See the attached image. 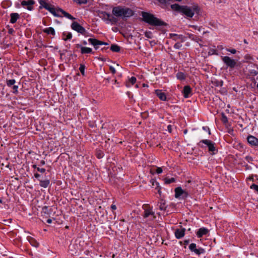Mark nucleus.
<instances>
[{
    "mask_svg": "<svg viewBox=\"0 0 258 258\" xmlns=\"http://www.w3.org/2000/svg\"><path fill=\"white\" fill-rule=\"evenodd\" d=\"M71 27L72 29L77 32L82 34H84L86 32V30L85 28L80 25L78 22H74L71 25Z\"/></svg>",
    "mask_w": 258,
    "mask_h": 258,
    "instance_id": "6e6552de",
    "label": "nucleus"
},
{
    "mask_svg": "<svg viewBox=\"0 0 258 258\" xmlns=\"http://www.w3.org/2000/svg\"><path fill=\"white\" fill-rule=\"evenodd\" d=\"M167 128H168V131L169 132H171V131H172V126L171 125H168L167 126Z\"/></svg>",
    "mask_w": 258,
    "mask_h": 258,
    "instance_id": "de8ad7c7",
    "label": "nucleus"
},
{
    "mask_svg": "<svg viewBox=\"0 0 258 258\" xmlns=\"http://www.w3.org/2000/svg\"><path fill=\"white\" fill-rule=\"evenodd\" d=\"M183 133L184 134H186L187 133V130H184Z\"/></svg>",
    "mask_w": 258,
    "mask_h": 258,
    "instance_id": "6e6d98bb",
    "label": "nucleus"
},
{
    "mask_svg": "<svg viewBox=\"0 0 258 258\" xmlns=\"http://www.w3.org/2000/svg\"><path fill=\"white\" fill-rule=\"evenodd\" d=\"M46 222L47 223L50 224L52 222V220L51 219H48L47 220Z\"/></svg>",
    "mask_w": 258,
    "mask_h": 258,
    "instance_id": "3c124183",
    "label": "nucleus"
},
{
    "mask_svg": "<svg viewBox=\"0 0 258 258\" xmlns=\"http://www.w3.org/2000/svg\"><path fill=\"white\" fill-rule=\"evenodd\" d=\"M189 26L195 30H197L199 31H201L202 29V27H198V26L196 25H190Z\"/></svg>",
    "mask_w": 258,
    "mask_h": 258,
    "instance_id": "f704fd0d",
    "label": "nucleus"
},
{
    "mask_svg": "<svg viewBox=\"0 0 258 258\" xmlns=\"http://www.w3.org/2000/svg\"><path fill=\"white\" fill-rule=\"evenodd\" d=\"M83 43L84 44V45H86L87 44V42L86 41H84Z\"/></svg>",
    "mask_w": 258,
    "mask_h": 258,
    "instance_id": "680f3d73",
    "label": "nucleus"
},
{
    "mask_svg": "<svg viewBox=\"0 0 258 258\" xmlns=\"http://www.w3.org/2000/svg\"><path fill=\"white\" fill-rule=\"evenodd\" d=\"M102 156L101 154H98V158H102Z\"/></svg>",
    "mask_w": 258,
    "mask_h": 258,
    "instance_id": "864d4df0",
    "label": "nucleus"
},
{
    "mask_svg": "<svg viewBox=\"0 0 258 258\" xmlns=\"http://www.w3.org/2000/svg\"><path fill=\"white\" fill-rule=\"evenodd\" d=\"M208 133H209V135H210V134H211V132H210V129H209V128H208Z\"/></svg>",
    "mask_w": 258,
    "mask_h": 258,
    "instance_id": "052dcab7",
    "label": "nucleus"
},
{
    "mask_svg": "<svg viewBox=\"0 0 258 258\" xmlns=\"http://www.w3.org/2000/svg\"><path fill=\"white\" fill-rule=\"evenodd\" d=\"M63 36L64 37L65 36H66V37H63L62 39L64 40V41H67V40H69V39H70L72 38V35L71 33L70 32H63Z\"/></svg>",
    "mask_w": 258,
    "mask_h": 258,
    "instance_id": "bb28decb",
    "label": "nucleus"
},
{
    "mask_svg": "<svg viewBox=\"0 0 258 258\" xmlns=\"http://www.w3.org/2000/svg\"><path fill=\"white\" fill-rule=\"evenodd\" d=\"M171 8L173 10L181 13L189 18H192L195 13L198 10V7L196 6L192 7L180 6L178 4H173L171 6Z\"/></svg>",
    "mask_w": 258,
    "mask_h": 258,
    "instance_id": "f257e3e1",
    "label": "nucleus"
},
{
    "mask_svg": "<svg viewBox=\"0 0 258 258\" xmlns=\"http://www.w3.org/2000/svg\"><path fill=\"white\" fill-rule=\"evenodd\" d=\"M155 183L157 185L156 188H158V192L160 195L161 193V187H160L158 185V182H156Z\"/></svg>",
    "mask_w": 258,
    "mask_h": 258,
    "instance_id": "a18cd8bd",
    "label": "nucleus"
},
{
    "mask_svg": "<svg viewBox=\"0 0 258 258\" xmlns=\"http://www.w3.org/2000/svg\"><path fill=\"white\" fill-rule=\"evenodd\" d=\"M34 176H35V177L38 178L39 177H40V175L39 174L36 173L34 174Z\"/></svg>",
    "mask_w": 258,
    "mask_h": 258,
    "instance_id": "09e8293b",
    "label": "nucleus"
},
{
    "mask_svg": "<svg viewBox=\"0 0 258 258\" xmlns=\"http://www.w3.org/2000/svg\"><path fill=\"white\" fill-rule=\"evenodd\" d=\"M16 83V80L15 79H11V80H7L6 84L8 87H11L12 86H14Z\"/></svg>",
    "mask_w": 258,
    "mask_h": 258,
    "instance_id": "c85d7f7f",
    "label": "nucleus"
},
{
    "mask_svg": "<svg viewBox=\"0 0 258 258\" xmlns=\"http://www.w3.org/2000/svg\"><path fill=\"white\" fill-rule=\"evenodd\" d=\"M227 50L232 54H235L236 52V50L234 48L227 49Z\"/></svg>",
    "mask_w": 258,
    "mask_h": 258,
    "instance_id": "a19ab883",
    "label": "nucleus"
},
{
    "mask_svg": "<svg viewBox=\"0 0 258 258\" xmlns=\"http://www.w3.org/2000/svg\"><path fill=\"white\" fill-rule=\"evenodd\" d=\"M10 16V23L12 24L15 23L17 20L20 18V15L16 13L11 14Z\"/></svg>",
    "mask_w": 258,
    "mask_h": 258,
    "instance_id": "a211bd4d",
    "label": "nucleus"
},
{
    "mask_svg": "<svg viewBox=\"0 0 258 258\" xmlns=\"http://www.w3.org/2000/svg\"><path fill=\"white\" fill-rule=\"evenodd\" d=\"M209 230L204 227L200 228L197 232V235L199 238L202 237L203 235L207 234Z\"/></svg>",
    "mask_w": 258,
    "mask_h": 258,
    "instance_id": "2eb2a0df",
    "label": "nucleus"
},
{
    "mask_svg": "<svg viewBox=\"0 0 258 258\" xmlns=\"http://www.w3.org/2000/svg\"><path fill=\"white\" fill-rule=\"evenodd\" d=\"M85 66L84 64H81L80 66L79 70L83 76L85 75Z\"/></svg>",
    "mask_w": 258,
    "mask_h": 258,
    "instance_id": "2f4dec72",
    "label": "nucleus"
},
{
    "mask_svg": "<svg viewBox=\"0 0 258 258\" xmlns=\"http://www.w3.org/2000/svg\"><path fill=\"white\" fill-rule=\"evenodd\" d=\"M77 46L78 47H81V52L82 54L85 53H90L92 52V49L87 47L81 46L80 45L78 44Z\"/></svg>",
    "mask_w": 258,
    "mask_h": 258,
    "instance_id": "412c9836",
    "label": "nucleus"
},
{
    "mask_svg": "<svg viewBox=\"0 0 258 258\" xmlns=\"http://www.w3.org/2000/svg\"><path fill=\"white\" fill-rule=\"evenodd\" d=\"M43 32L48 34H51L52 35L55 34V31H54V29L52 27H49V28H45V29L43 30Z\"/></svg>",
    "mask_w": 258,
    "mask_h": 258,
    "instance_id": "393cba45",
    "label": "nucleus"
},
{
    "mask_svg": "<svg viewBox=\"0 0 258 258\" xmlns=\"http://www.w3.org/2000/svg\"><path fill=\"white\" fill-rule=\"evenodd\" d=\"M109 70L112 74H115L116 73V69L114 67L110 66Z\"/></svg>",
    "mask_w": 258,
    "mask_h": 258,
    "instance_id": "ea45409f",
    "label": "nucleus"
},
{
    "mask_svg": "<svg viewBox=\"0 0 258 258\" xmlns=\"http://www.w3.org/2000/svg\"><path fill=\"white\" fill-rule=\"evenodd\" d=\"M37 170L41 173H44L45 171V169L44 168H40L39 167L37 168Z\"/></svg>",
    "mask_w": 258,
    "mask_h": 258,
    "instance_id": "49530a36",
    "label": "nucleus"
},
{
    "mask_svg": "<svg viewBox=\"0 0 258 258\" xmlns=\"http://www.w3.org/2000/svg\"><path fill=\"white\" fill-rule=\"evenodd\" d=\"M170 37L174 41H176L177 40H181V41H183V36L182 35H178L174 33L170 34Z\"/></svg>",
    "mask_w": 258,
    "mask_h": 258,
    "instance_id": "aec40b11",
    "label": "nucleus"
},
{
    "mask_svg": "<svg viewBox=\"0 0 258 258\" xmlns=\"http://www.w3.org/2000/svg\"><path fill=\"white\" fill-rule=\"evenodd\" d=\"M189 240H185L184 241L185 244H187L189 243Z\"/></svg>",
    "mask_w": 258,
    "mask_h": 258,
    "instance_id": "603ef678",
    "label": "nucleus"
},
{
    "mask_svg": "<svg viewBox=\"0 0 258 258\" xmlns=\"http://www.w3.org/2000/svg\"><path fill=\"white\" fill-rule=\"evenodd\" d=\"M181 46H182V44H181V43L177 42L174 44V47L175 49H179L181 48Z\"/></svg>",
    "mask_w": 258,
    "mask_h": 258,
    "instance_id": "c9c22d12",
    "label": "nucleus"
},
{
    "mask_svg": "<svg viewBox=\"0 0 258 258\" xmlns=\"http://www.w3.org/2000/svg\"><path fill=\"white\" fill-rule=\"evenodd\" d=\"M111 208L112 209V210H116V207L115 205H111Z\"/></svg>",
    "mask_w": 258,
    "mask_h": 258,
    "instance_id": "8fccbe9b",
    "label": "nucleus"
},
{
    "mask_svg": "<svg viewBox=\"0 0 258 258\" xmlns=\"http://www.w3.org/2000/svg\"><path fill=\"white\" fill-rule=\"evenodd\" d=\"M159 209L161 211H165L166 209L167 206L164 200H161L158 203Z\"/></svg>",
    "mask_w": 258,
    "mask_h": 258,
    "instance_id": "5701e85b",
    "label": "nucleus"
},
{
    "mask_svg": "<svg viewBox=\"0 0 258 258\" xmlns=\"http://www.w3.org/2000/svg\"><path fill=\"white\" fill-rule=\"evenodd\" d=\"M188 195V194L187 192L184 190H183L182 194L181 197H182V198L183 199H184V198H186V197H187Z\"/></svg>",
    "mask_w": 258,
    "mask_h": 258,
    "instance_id": "e433bc0d",
    "label": "nucleus"
},
{
    "mask_svg": "<svg viewBox=\"0 0 258 258\" xmlns=\"http://www.w3.org/2000/svg\"><path fill=\"white\" fill-rule=\"evenodd\" d=\"M244 42L245 43H247V42H246V40H244Z\"/></svg>",
    "mask_w": 258,
    "mask_h": 258,
    "instance_id": "69168bd1",
    "label": "nucleus"
},
{
    "mask_svg": "<svg viewBox=\"0 0 258 258\" xmlns=\"http://www.w3.org/2000/svg\"><path fill=\"white\" fill-rule=\"evenodd\" d=\"M162 169L161 167H158L156 169V172L158 174L161 173L162 172Z\"/></svg>",
    "mask_w": 258,
    "mask_h": 258,
    "instance_id": "37998d69",
    "label": "nucleus"
},
{
    "mask_svg": "<svg viewBox=\"0 0 258 258\" xmlns=\"http://www.w3.org/2000/svg\"><path fill=\"white\" fill-rule=\"evenodd\" d=\"M222 60L227 67L230 68H233L236 64V61L229 56H223L222 57Z\"/></svg>",
    "mask_w": 258,
    "mask_h": 258,
    "instance_id": "423d86ee",
    "label": "nucleus"
},
{
    "mask_svg": "<svg viewBox=\"0 0 258 258\" xmlns=\"http://www.w3.org/2000/svg\"><path fill=\"white\" fill-rule=\"evenodd\" d=\"M13 31V30L12 29L9 30V33H12Z\"/></svg>",
    "mask_w": 258,
    "mask_h": 258,
    "instance_id": "13d9d810",
    "label": "nucleus"
},
{
    "mask_svg": "<svg viewBox=\"0 0 258 258\" xmlns=\"http://www.w3.org/2000/svg\"><path fill=\"white\" fill-rule=\"evenodd\" d=\"M164 181L166 184H170L171 183L174 182L175 181V179L173 177L171 178H165Z\"/></svg>",
    "mask_w": 258,
    "mask_h": 258,
    "instance_id": "7c9ffc66",
    "label": "nucleus"
},
{
    "mask_svg": "<svg viewBox=\"0 0 258 258\" xmlns=\"http://www.w3.org/2000/svg\"><path fill=\"white\" fill-rule=\"evenodd\" d=\"M3 202V201L2 199H0V204L2 203Z\"/></svg>",
    "mask_w": 258,
    "mask_h": 258,
    "instance_id": "0e129e2a",
    "label": "nucleus"
},
{
    "mask_svg": "<svg viewBox=\"0 0 258 258\" xmlns=\"http://www.w3.org/2000/svg\"><path fill=\"white\" fill-rule=\"evenodd\" d=\"M100 17L112 23H115L116 22V18L106 12H101L100 14Z\"/></svg>",
    "mask_w": 258,
    "mask_h": 258,
    "instance_id": "0eeeda50",
    "label": "nucleus"
},
{
    "mask_svg": "<svg viewBox=\"0 0 258 258\" xmlns=\"http://www.w3.org/2000/svg\"><path fill=\"white\" fill-rule=\"evenodd\" d=\"M41 163L42 165H44L45 164V162L44 161H41Z\"/></svg>",
    "mask_w": 258,
    "mask_h": 258,
    "instance_id": "bf43d9fd",
    "label": "nucleus"
},
{
    "mask_svg": "<svg viewBox=\"0 0 258 258\" xmlns=\"http://www.w3.org/2000/svg\"><path fill=\"white\" fill-rule=\"evenodd\" d=\"M208 127H206V126H203V129L205 131H206L207 130V128L208 129Z\"/></svg>",
    "mask_w": 258,
    "mask_h": 258,
    "instance_id": "5fc2aeb1",
    "label": "nucleus"
},
{
    "mask_svg": "<svg viewBox=\"0 0 258 258\" xmlns=\"http://www.w3.org/2000/svg\"><path fill=\"white\" fill-rule=\"evenodd\" d=\"M136 88H138V87H139L138 85H136Z\"/></svg>",
    "mask_w": 258,
    "mask_h": 258,
    "instance_id": "774afa93",
    "label": "nucleus"
},
{
    "mask_svg": "<svg viewBox=\"0 0 258 258\" xmlns=\"http://www.w3.org/2000/svg\"><path fill=\"white\" fill-rule=\"evenodd\" d=\"M143 216L144 218L150 217L151 220H154L156 218L154 212L151 209H145Z\"/></svg>",
    "mask_w": 258,
    "mask_h": 258,
    "instance_id": "9b49d317",
    "label": "nucleus"
},
{
    "mask_svg": "<svg viewBox=\"0 0 258 258\" xmlns=\"http://www.w3.org/2000/svg\"><path fill=\"white\" fill-rule=\"evenodd\" d=\"M250 188L251 189H253L254 190L258 191V185H256L255 184H252L251 186H250Z\"/></svg>",
    "mask_w": 258,
    "mask_h": 258,
    "instance_id": "58836bf2",
    "label": "nucleus"
},
{
    "mask_svg": "<svg viewBox=\"0 0 258 258\" xmlns=\"http://www.w3.org/2000/svg\"><path fill=\"white\" fill-rule=\"evenodd\" d=\"M189 248L191 251H193L198 254H200L204 251V250L202 248H196V244L195 243L190 244L189 246Z\"/></svg>",
    "mask_w": 258,
    "mask_h": 258,
    "instance_id": "ddd939ff",
    "label": "nucleus"
},
{
    "mask_svg": "<svg viewBox=\"0 0 258 258\" xmlns=\"http://www.w3.org/2000/svg\"><path fill=\"white\" fill-rule=\"evenodd\" d=\"M50 183L49 180L46 179L44 180H40V185L41 187L46 188Z\"/></svg>",
    "mask_w": 258,
    "mask_h": 258,
    "instance_id": "b1692460",
    "label": "nucleus"
},
{
    "mask_svg": "<svg viewBox=\"0 0 258 258\" xmlns=\"http://www.w3.org/2000/svg\"><path fill=\"white\" fill-rule=\"evenodd\" d=\"M142 16L144 21L154 26H161L166 24L160 19L156 18L153 14L147 12H142Z\"/></svg>",
    "mask_w": 258,
    "mask_h": 258,
    "instance_id": "f03ea898",
    "label": "nucleus"
},
{
    "mask_svg": "<svg viewBox=\"0 0 258 258\" xmlns=\"http://www.w3.org/2000/svg\"><path fill=\"white\" fill-rule=\"evenodd\" d=\"M145 35L148 38H152L153 37L152 33L150 31L146 32Z\"/></svg>",
    "mask_w": 258,
    "mask_h": 258,
    "instance_id": "72a5a7b5",
    "label": "nucleus"
},
{
    "mask_svg": "<svg viewBox=\"0 0 258 258\" xmlns=\"http://www.w3.org/2000/svg\"><path fill=\"white\" fill-rule=\"evenodd\" d=\"M110 50L113 52H118L120 51V48L117 45L112 44L110 47Z\"/></svg>",
    "mask_w": 258,
    "mask_h": 258,
    "instance_id": "a878e982",
    "label": "nucleus"
},
{
    "mask_svg": "<svg viewBox=\"0 0 258 258\" xmlns=\"http://www.w3.org/2000/svg\"><path fill=\"white\" fill-rule=\"evenodd\" d=\"M136 81L137 79L136 77H132L126 82L125 85L128 88L131 87L132 85H134L136 82Z\"/></svg>",
    "mask_w": 258,
    "mask_h": 258,
    "instance_id": "6ab92c4d",
    "label": "nucleus"
},
{
    "mask_svg": "<svg viewBox=\"0 0 258 258\" xmlns=\"http://www.w3.org/2000/svg\"><path fill=\"white\" fill-rule=\"evenodd\" d=\"M183 189L180 187H176L175 189V197L176 198H180L182 194Z\"/></svg>",
    "mask_w": 258,
    "mask_h": 258,
    "instance_id": "4be33fe9",
    "label": "nucleus"
},
{
    "mask_svg": "<svg viewBox=\"0 0 258 258\" xmlns=\"http://www.w3.org/2000/svg\"><path fill=\"white\" fill-rule=\"evenodd\" d=\"M247 142L251 146H258V139L252 136H248Z\"/></svg>",
    "mask_w": 258,
    "mask_h": 258,
    "instance_id": "f8f14e48",
    "label": "nucleus"
},
{
    "mask_svg": "<svg viewBox=\"0 0 258 258\" xmlns=\"http://www.w3.org/2000/svg\"><path fill=\"white\" fill-rule=\"evenodd\" d=\"M116 66L117 67H119V64H116Z\"/></svg>",
    "mask_w": 258,
    "mask_h": 258,
    "instance_id": "338daca9",
    "label": "nucleus"
},
{
    "mask_svg": "<svg viewBox=\"0 0 258 258\" xmlns=\"http://www.w3.org/2000/svg\"><path fill=\"white\" fill-rule=\"evenodd\" d=\"M191 89L189 86H184L182 91L184 97L185 98H188L191 94Z\"/></svg>",
    "mask_w": 258,
    "mask_h": 258,
    "instance_id": "dca6fc26",
    "label": "nucleus"
},
{
    "mask_svg": "<svg viewBox=\"0 0 258 258\" xmlns=\"http://www.w3.org/2000/svg\"><path fill=\"white\" fill-rule=\"evenodd\" d=\"M133 13V11L128 8L118 6L114 7L112 9L113 15L117 17H130Z\"/></svg>",
    "mask_w": 258,
    "mask_h": 258,
    "instance_id": "7ed1b4c3",
    "label": "nucleus"
},
{
    "mask_svg": "<svg viewBox=\"0 0 258 258\" xmlns=\"http://www.w3.org/2000/svg\"><path fill=\"white\" fill-rule=\"evenodd\" d=\"M13 92L15 94H17L18 92V86L17 85H14L13 86Z\"/></svg>",
    "mask_w": 258,
    "mask_h": 258,
    "instance_id": "4c0bfd02",
    "label": "nucleus"
},
{
    "mask_svg": "<svg viewBox=\"0 0 258 258\" xmlns=\"http://www.w3.org/2000/svg\"><path fill=\"white\" fill-rule=\"evenodd\" d=\"M88 41L94 46L96 49L98 48V45H107L108 44L106 42H104L100 40H98L95 38H89Z\"/></svg>",
    "mask_w": 258,
    "mask_h": 258,
    "instance_id": "9d476101",
    "label": "nucleus"
},
{
    "mask_svg": "<svg viewBox=\"0 0 258 258\" xmlns=\"http://www.w3.org/2000/svg\"><path fill=\"white\" fill-rule=\"evenodd\" d=\"M155 94L159 97V98L162 101L166 100V96L165 94L160 90H156Z\"/></svg>",
    "mask_w": 258,
    "mask_h": 258,
    "instance_id": "f3484780",
    "label": "nucleus"
},
{
    "mask_svg": "<svg viewBox=\"0 0 258 258\" xmlns=\"http://www.w3.org/2000/svg\"><path fill=\"white\" fill-rule=\"evenodd\" d=\"M174 234L176 238L180 239L184 236L185 234V229H177L175 230Z\"/></svg>",
    "mask_w": 258,
    "mask_h": 258,
    "instance_id": "4468645a",
    "label": "nucleus"
},
{
    "mask_svg": "<svg viewBox=\"0 0 258 258\" xmlns=\"http://www.w3.org/2000/svg\"><path fill=\"white\" fill-rule=\"evenodd\" d=\"M41 6H42L44 8H45L46 10H47V8L49 7V5L46 3L44 1H40L39 2Z\"/></svg>",
    "mask_w": 258,
    "mask_h": 258,
    "instance_id": "c756f323",
    "label": "nucleus"
},
{
    "mask_svg": "<svg viewBox=\"0 0 258 258\" xmlns=\"http://www.w3.org/2000/svg\"><path fill=\"white\" fill-rule=\"evenodd\" d=\"M176 77L180 80H184L185 79V76L184 73L182 72H178L176 74Z\"/></svg>",
    "mask_w": 258,
    "mask_h": 258,
    "instance_id": "cd10ccee",
    "label": "nucleus"
},
{
    "mask_svg": "<svg viewBox=\"0 0 258 258\" xmlns=\"http://www.w3.org/2000/svg\"><path fill=\"white\" fill-rule=\"evenodd\" d=\"M33 167L34 168H37L36 165H33Z\"/></svg>",
    "mask_w": 258,
    "mask_h": 258,
    "instance_id": "e2e57ef3",
    "label": "nucleus"
},
{
    "mask_svg": "<svg viewBox=\"0 0 258 258\" xmlns=\"http://www.w3.org/2000/svg\"><path fill=\"white\" fill-rule=\"evenodd\" d=\"M76 2H78L79 4H85L87 3L86 0H74Z\"/></svg>",
    "mask_w": 258,
    "mask_h": 258,
    "instance_id": "79ce46f5",
    "label": "nucleus"
},
{
    "mask_svg": "<svg viewBox=\"0 0 258 258\" xmlns=\"http://www.w3.org/2000/svg\"><path fill=\"white\" fill-rule=\"evenodd\" d=\"M202 144H204L206 145L208 148L209 152H212L213 154H214V152L216 150L215 145V144L209 140H201L198 144V145L201 146L202 148L204 147L202 145Z\"/></svg>",
    "mask_w": 258,
    "mask_h": 258,
    "instance_id": "39448f33",
    "label": "nucleus"
},
{
    "mask_svg": "<svg viewBox=\"0 0 258 258\" xmlns=\"http://www.w3.org/2000/svg\"><path fill=\"white\" fill-rule=\"evenodd\" d=\"M245 160L248 162H250L252 161V158L250 157V156H246L245 157Z\"/></svg>",
    "mask_w": 258,
    "mask_h": 258,
    "instance_id": "c03bdc74",
    "label": "nucleus"
},
{
    "mask_svg": "<svg viewBox=\"0 0 258 258\" xmlns=\"http://www.w3.org/2000/svg\"><path fill=\"white\" fill-rule=\"evenodd\" d=\"M35 247H37L38 246V243L37 242H35V244L34 245Z\"/></svg>",
    "mask_w": 258,
    "mask_h": 258,
    "instance_id": "4d7b16f0",
    "label": "nucleus"
},
{
    "mask_svg": "<svg viewBox=\"0 0 258 258\" xmlns=\"http://www.w3.org/2000/svg\"><path fill=\"white\" fill-rule=\"evenodd\" d=\"M47 10L49 11L55 17H61V15H63L64 17L70 20H74L75 19L72 15L63 11V10L60 9H55V8L52 7L51 6H49V7L47 8Z\"/></svg>",
    "mask_w": 258,
    "mask_h": 258,
    "instance_id": "20e7f679",
    "label": "nucleus"
},
{
    "mask_svg": "<svg viewBox=\"0 0 258 258\" xmlns=\"http://www.w3.org/2000/svg\"><path fill=\"white\" fill-rule=\"evenodd\" d=\"M35 4L34 0L23 1L21 2V5L29 11H32L33 9V5Z\"/></svg>",
    "mask_w": 258,
    "mask_h": 258,
    "instance_id": "1a4fd4ad",
    "label": "nucleus"
},
{
    "mask_svg": "<svg viewBox=\"0 0 258 258\" xmlns=\"http://www.w3.org/2000/svg\"><path fill=\"white\" fill-rule=\"evenodd\" d=\"M221 120L224 123H226L228 122L227 117L226 116V115L224 113H222V114Z\"/></svg>",
    "mask_w": 258,
    "mask_h": 258,
    "instance_id": "473e14b6",
    "label": "nucleus"
}]
</instances>
